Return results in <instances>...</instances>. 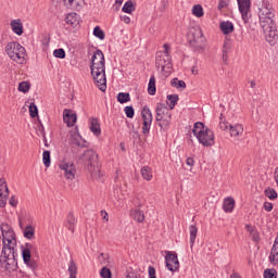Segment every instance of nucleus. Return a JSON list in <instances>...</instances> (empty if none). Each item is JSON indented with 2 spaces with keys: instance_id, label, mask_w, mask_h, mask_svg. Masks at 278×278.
<instances>
[{
  "instance_id": "f257e3e1",
  "label": "nucleus",
  "mask_w": 278,
  "mask_h": 278,
  "mask_svg": "<svg viewBox=\"0 0 278 278\" xmlns=\"http://www.w3.org/2000/svg\"><path fill=\"white\" fill-rule=\"evenodd\" d=\"M90 71L96 86L101 92H105L108 90V78L105 76V56L103 55V51H94L91 58Z\"/></svg>"
},
{
  "instance_id": "f03ea898",
  "label": "nucleus",
  "mask_w": 278,
  "mask_h": 278,
  "mask_svg": "<svg viewBox=\"0 0 278 278\" xmlns=\"http://www.w3.org/2000/svg\"><path fill=\"white\" fill-rule=\"evenodd\" d=\"M192 134L203 147H214V131L207 128L202 122H198L193 125Z\"/></svg>"
},
{
  "instance_id": "7ed1b4c3",
  "label": "nucleus",
  "mask_w": 278,
  "mask_h": 278,
  "mask_svg": "<svg viewBox=\"0 0 278 278\" xmlns=\"http://www.w3.org/2000/svg\"><path fill=\"white\" fill-rule=\"evenodd\" d=\"M258 21L261 27H268L275 23V8L268 0H263L258 8Z\"/></svg>"
},
{
  "instance_id": "20e7f679",
  "label": "nucleus",
  "mask_w": 278,
  "mask_h": 278,
  "mask_svg": "<svg viewBox=\"0 0 278 278\" xmlns=\"http://www.w3.org/2000/svg\"><path fill=\"white\" fill-rule=\"evenodd\" d=\"M156 116L155 121L162 131H168L170 127V121H173V114L170 109L166 104L157 103L155 108Z\"/></svg>"
},
{
  "instance_id": "39448f33",
  "label": "nucleus",
  "mask_w": 278,
  "mask_h": 278,
  "mask_svg": "<svg viewBox=\"0 0 278 278\" xmlns=\"http://www.w3.org/2000/svg\"><path fill=\"white\" fill-rule=\"evenodd\" d=\"M4 51L10 60L16 62L17 64H23L25 62V48L16 41H11L7 43Z\"/></svg>"
},
{
  "instance_id": "423d86ee",
  "label": "nucleus",
  "mask_w": 278,
  "mask_h": 278,
  "mask_svg": "<svg viewBox=\"0 0 278 278\" xmlns=\"http://www.w3.org/2000/svg\"><path fill=\"white\" fill-rule=\"evenodd\" d=\"M1 257L8 264V266H14L16 264V239L2 241Z\"/></svg>"
},
{
  "instance_id": "0eeeda50",
  "label": "nucleus",
  "mask_w": 278,
  "mask_h": 278,
  "mask_svg": "<svg viewBox=\"0 0 278 278\" xmlns=\"http://www.w3.org/2000/svg\"><path fill=\"white\" fill-rule=\"evenodd\" d=\"M188 41L193 51L201 52L205 49V36L201 28H191L188 34Z\"/></svg>"
},
{
  "instance_id": "6e6552de",
  "label": "nucleus",
  "mask_w": 278,
  "mask_h": 278,
  "mask_svg": "<svg viewBox=\"0 0 278 278\" xmlns=\"http://www.w3.org/2000/svg\"><path fill=\"white\" fill-rule=\"evenodd\" d=\"M155 66L161 68L162 72L170 68V45L164 43L163 51L156 52Z\"/></svg>"
},
{
  "instance_id": "1a4fd4ad",
  "label": "nucleus",
  "mask_w": 278,
  "mask_h": 278,
  "mask_svg": "<svg viewBox=\"0 0 278 278\" xmlns=\"http://www.w3.org/2000/svg\"><path fill=\"white\" fill-rule=\"evenodd\" d=\"M59 168L62 170L65 179H68L70 181L75 179V176L77 175V167H75V163H73V161H68L66 159L60 161Z\"/></svg>"
},
{
  "instance_id": "9d476101",
  "label": "nucleus",
  "mask_w": 278,
  "mask_h": 278,
  "mask_svg": "<svg viewBox=\"0 0 278 278\" xmlns=\"http://www.w3.org/2000/svg\"><path fill=\"white\" fill-rule=\"evenodd\" d=\"M85 160H87V169L91 175H97L100 172L99 168V154L93 150H87L85 152Z\"/></svg>"
},
{
  "instance_id": "9b49d317",
  "label": "nucleus",
  "mask_w": 278,
  "mask_h": 278,
  "mask_svg": "<svg viewBox=\"0 0 278 278\" xmlns=\"http://www.w3.org/2000/svg\"><path fill=\"white\" fill-rule=\"evenodd\" d=\"M142 123V134L148 136L149 131H151V124L153 123V114L151 110L144 106L141 111Z\"/></svg>"
},
{
  "instance_id": "f8f14e48",
  "label": "nucleus",
  "mask_w": 278,
  "mask_h": 278,
  "mask_svg": "<svg viewBox=\"0 0 278 278\" xmlns=\"http://www.w3.org/2000/svg\"><path fill=\"white\" fill-rule=\"evenodd\" d=\"M166 268L170 270V273H175V270H179V258H177V253L172 251H166Z\"/></svg>"
},
{
  "instance_id": "ddd939ff",
  "label": "nucleus",
  "mask_w": 278,
  "mask_h": 278,
  "mask_svg": "<svg viewBox=\"0 0 278 278\" xmlns=\"http://www.w3.org/2000/svg\"><path fill=\"white\" fill-rule=\"evenodd\" d=\"M237 2L243 22L249 23V18L251 17V15H249L251 12V0H237Z\"/></svg>"
},
{
  "instance_id": "4468645a",
  "label": "nucleus",
  "mask_w": 278,
  "mask_h": 278,
  "mask_svg": "<svg viewBox=\"0 0 278 278\" xmlns=\"http://www.w3.org/2000/svg\"><path fill=\"white\" fill-rule=\"evenodd\" d=\"M265 38L269 45H275V40H277V28L275 27V22L267 27H262Z\"/></svg>"
},
{
  "instance_id": "2eb2a0df",
  "label": "nucleus",
  "mask_w": 278,
  "mask_h": 278,
  "mask_svg": "<svg viewBox=\"0 0 278 278\" xmlns=\"http://www.w3.org/2000/svg\"><path fill=\"white\" fill-rule=\"evenodd\" d=\"M230 138L233 140H240L244 136V125L240 123L231 124L229 129Z\"/></svg>"
},
{
  "instance_id": "dca6fc26",
  "label": "nucleus",
  "mask_w": 278,
  "mask_h": 278,
  "mask_svg": "<svg viewBox=\"0 0 278 278\" xmlns=\"http://www.w3.org/2000/svg\"><path fill=\"white\" fill-rule=\"evenodd\" d=\"M0 229L2 233V242L8 240H16V235L14 233L11 225L1 224Z\"/></svg>"
},
{
  "instance_id": "f3484780",
  "label": "nucleus",
  "mask_w": 278,
  "mask_h": 278,
  "mask_svg": "<svg viewBox=\"0 0 278 278\" xmlns=\"http://www.w3.org/2000/svg\"><path fill=\"white\" fill-rule=\"evenodd\" d=\"M63 121L66 123L67 127H73L75 123H77V114L73 113L68 109H65L63 111Z\"/></svg>"
},
{
  "instance_id": "a211bd4d",
  "label": "nucleus",
  "mask_w": 278,
  "mask_h": 278,
  "mask_svg": "<svg viewBox=\"0 0 278 278\" xmlns=\"http://www.w3.org/2000/svg\"><path fill=\"white\" fill-rule=\"evenodd\" d=\"M65 8L70 10H80L84 8V0H62Z\"/></svg>"
},
{
  "instance_id": "6ab92c4d",
  "label": "nucleus",
  "mask_w": 278,
  "mask_h": 278,
  "mask_svg": "<svg viewBox=\"0 0 278 278\" xmlns=\"http://www.w3.org/2000/svg\"><path fill=\"white\" fill-rule=\"evenodd\" d=\"M90 131L96 136H101V124H99V118L91 117L89 118Z\"/></svg>"
},
{
  "instance_id": "aec40b11",
  "label": "nucleus",
  "mask_w": 278,
  "mask_h": 278,
  "mask_svg": "<svg viewBox=\"0 0 278 278\" xmlns=\"http://www.w3.org/2000/svg\"><path fill=\"white\" fill-rule=\"evenodd\" d=\"M11 29L16 36H23V22H21V18L11 21Z\"/></svg>"
},
{
  "instance_id": "412c9836",
  "label": "nucleus",
  "mask_w": 278,
  "mask_h": 278,
  "mask_svg": "<svg viewBox=\"0 0 278 278\" xmlns=\"http://www.w3.org/2000/svg\"><path fill=\"white\" fill-rule=\"evenodd\" d=\"M65 23L72 25V27H77L79 25V15L77 13H68L65 17Z\"/></svg>"
},
{
  "instance_id": "4be33fe9",
  "label": "nucleus",
  "mask_w": 278,
  "mask_h": 278,
  "mask_svg": "<svg viewBox=\"0 0 278 278\" xmlns=\"http://www.w3.org/2000/svg\"><path fill=\"white\" fill-rule=\"evenodd\" d=\"M219 27L225 36H228V34H233V23L229 21L222 22Z\"/></svg>"
},
{
  "instance_id": "5701e85b",
  "label": "nucleus",
  "mask_w": 278,
  "mask_h": 278,
  "mask_svg": "<svg viewBox=\"0 0 278 278\" xmlns=\"http://www.w3.org/2000/svg\"><path fill=\"white\" fill-rule=\"evenodd\" d=\"M130 216L134 218V220H137V223L144 222V213L140 208H132L130 211Z\"/></svg>"
},
{
  "instance_id": "b1692460",
  "label": "nucleus",
  "mask_w": 278,
  "mask_h": 278,
  "mask_svg": "<svg viewBox=\"0 0 278 278\" xmlns=\"http://www.w3.org/2000/svg\"><path fill=\"white\" fill-rule=\"evenodd\" d=\"M223 207L225 212H233V207H236V200H233V198H226L224 200Z\"/></svg>"
},
{
  "instance_id": "393cba45",
  "label": "nucleus",
  "mask_w": 278,
  "mask_h": 278,
  "mask_svg": "<svg viewBox=\"0 0 278 278\" xmlns=\"http://www.w3.org/2000/svg\"><path fill=\"white\" fill-rule=\"evenodd\" d=\"M23 233L26 240H34L36 238V228L34 226H26Z\"/></svg>"
},
{
  "instance_id": "a878e982",
  "label": "nucleus",
  "mask_w": 278,
  "mask_h": 278,
  "mask_svg": "<svg viewBox=\"0 0 278 278\" xmlns=\"http://www.w3.org/2000/svg\"><path fill=\"white\" fill-rule=\"evenodd\" d=\"M189 231H190V248L193 249L194 242H197V233H199V229L197 228V226L191 225L189 227Z\"/></svg>"
},
{
  "instance_id": "bb28decb",
  "label": "nucleus",
  "mask_w": 278,
  "mask_h": 278,
  "mask_svg": "<svg viewBox=\"0 0 278 278\" xmlns=\"http://www.w3.org/2000/svg\"><path fill=\"white\" fill-rule=\"evenodd\" d=\"M156 91H157V88L155 87V76L152 75L148 84V94H151V97H153L155 96Z\"/></svg>"
},
{
  "instance_id": "cd10ccee",
  "label": "nucleus",
  "mask_w": 278,
  "mask_h": 278,
  "mask_svg": "<svg viewBox=\"0 0 278 278\" xmlns=\"http://www.w3.org/2000/svg\"><path fill=\"white\" fill-rule=\"evenodd\" d=\"M122 12H125L126 14H131V12H136V5L134 4V1H126L122 8Z\"/></svg>"
},
{
  "instance_id": "c85d7f7f",
  "label": "nucleus",
  "mask_w": 278,
  "mask_h": 278,
  "mask_svg": "<svg viewBox=\"0 0 278 278\" xmlns=\"http://www.w3.org/2000/svg\"><path fill=\"white\" fill-rule=\"evenodd\" d=\"M67 271H68L70 278H77V264H75L74 260L70 261Z\"/></svg>"
},
{
  "instance_id": "c756f323",
  "label": "nucleus",
  "mask_w": 278,
  "mask_h": 278,
  "mask_svg": "<svg viewBox=\"0 0 278 278\" xmlns=\"http://www.w3.org/2000/svg\"><path fill=\"white\" fill-rule=\"evenodd\" d=\"M99 261L100 263L106 267V266H112V264H114V262L112 261V258H110V255L105 254V253H101L99 255Z\"/></svg>"
},
{
  "instance_id": "7c9ffc66",
  "label": "nucleus",
  "mask_w": 278,
  "mask_h": 278,
  "mask_svg": "<svg viewBox=\"0 0 278 278\" xmlns=\"http://www.w3.org/2000/svg\"><path fill=\"white\" fill-rule=\"evenodd\" d=\"M141 177L146 179V181H151L153 179V174L151 173V167L144 166L141 168Z\"/></svg>"
},
{
  "instance_id": "2f4dec72",
  "label": "nucleus",
  "mask_w": 278,
  "mask_h": 278,
  "mask_svg": "<svg viewBox=\"0 0 278 278\" xmlns=\"http://www.w3.org/2000/svg\"><path fill=\"white\" fill-rule=\"evenodd\" d=\"M178 101H179V96L177 94L167 96V105L169 106V110H174Z\"/></svg>"
},
{
  "instance_id": "473e14b6",
  "label": "nucleus",
  "mask_w": 278,
  "mask_h": 278,
  "mask_svg": "<svg viewBox=\"0 0 278 278\" xmlns=\"http://www.w3.org/2000/svg\"><path fill=\"white\" fill-rule=\"evenodd\" d=\"M170 84L173 88H177V90H186V81L179 80V78H174Z\"/></svg>"
},
{
  "instance_id": "72a5a7b5",
  "label": "nucleus",
  "mask_w": 278,
  "mask_h": 278,
  "mask_svg": "<svg viewBox=\"0 0 278 278\" xmlns=\"http://www.w3.org/2000/svg\"><path fill=\"white\" fill-rule=\"evenodd\" d=\"M42 162H43L46 168H49V166H51V152L49 150L43 151Z\"/></svg>"
},
{
  "instance_id": "f704fd0d",
  "label": "nucleus",
  "mask_w": 278,
  "mask_h": 278,
  "mask_svg": "<svg viewBox=\"0 0 278 278\" xmlns=\"http://www.w3.org/2000/svg\"><path fill=\"white\" fill-rule=\"evenodd\" d=\"M265 197H267L270 201H275L277 199L278 194L277 191L273 188H267L264 191Z\"/></svg>"
},
{
  "instance_id": "c9c22d12",
  "label": "nucleus",
  "mask_w": 278,
  "mask_h": 278,
  "mask_svg": "<svg viewBox=\"0 0 278 278\" xmlns=\"http://www.w3.org/2000/svg\"><path fill=\"white\" fill-rule=\"evenodd\" d=\"M76 223H77V220L75 219V216L73 215V213H70L67 215V227H68L70 231L75 230V224Z\"/></svg>"
},
{
  "instance_id": "e433bc0d",
  "label": "nucleus",
  "mask_w": 278,
  "mask_h": 278,
  "mask_svg": "<svg viewBox=\"0 0 278 278\" xmlns=\"http://www.w3.org/2000/svg\"><path fill=\"white\" fill-rule=\"evenodd\" d=\"M192 14H193V16H197V18H201L204 14L203 7H201L200 4L193 5Z\"/></svg>"
},
{
  "instance_id": "4c0bfd02",
  "label": "nucleus",
  "mask_w": 278,
  "mask_h": 278,
  "mask_svg": "<svg viewBox=\"0 0 278 278\" xmlns=\"http://www.w3.org/2000/svg\"><path fill=\"white\" fill-rule=\"evenodd\" d=\"M0 194L8 197L10 194V189H8V182L4 179H0Z\"/></svg>"
},
{
  "instance_id": "58836bf2",
  "label": "nucleus",
  "mask_w": 278,
  "mask_h": 278,
  "mask_svg": "<svg viewBox=\"0 0 278 278\" xmlns=\"http://www.w3.org/2000/svg\"><path fill=\"white\" fill-rule=\"evenodd\" d=\"M93 36H96V38H99V40H105V33L103 31V29H101L100 26H96L93 28Z\"/></svg>"
},
{
  "instance_id": "ea45409f",
  "label": "nucleus",
  "mask_w": 278,
  "mask_h": 278,
  "mask_svg": "<svg viewBox=\"0 0 278 278\" xmlns=\"http://www.w3.org/2000/svg\"><path fill=\"white\" fill-rule=\"evenodd\" d=\"M30 88H31V85L27 81H22L18 84V91L24 92V94L29 92Z\"/></svg>"
},
{
  "instance_id": "a19ab883",
  "label": "nucleus",
  "mask_w": 278,
  "mask_h": 278,
  "mask_svg": "<svg viewBox=\"0 0 278 278\" xmlns=\"http://www.w3.org/2000/svg\"><path fill=\"white\" fill-rule=\"evenodd\" d=\"M117 101H118V103H127L128 101H130L129 93L119 92L117 94Z\"/></svg>"
},
{
  "instance_id": "79ce46f5",
  "label": "nucleus",
  "mask_w": 278,
  "mask_h": 278,
  "mask_svg": "<svg viewBox=\"0 0 278 278\" xmlns=\"http://www.w3.org/2000/svg\"><path fill=\"white\" fill-rule=\"evenodd\" d=\"M230 128H231V124L225 121V118L220 117L219 129H222V131H229Z\"/></svg>"
},
{
  "instance_id": "37998d69",
  "label": "nucleus",
  "mask_w": 278,
  "mask_h": 278,
  "mask_svg": "<svg viewBox=\"0 0 278 278\" xmlns=\"http://www.w3.org/2000/svg\"><path fill=\"white\" fill-rule=\"evenodd\" d=\"M269 261L274 266H277L278 264V251L277 250H271L270 255H269Z\"/></svg>"
},
{
  "instance_id": "c03bdc74",
  "label": "nucleus",
  "mask_w": 278,
  "mask_h": 278,
  "mask_svg": "<svg viewBox=\"0 0 278 278\" xmlns=\"http://www.w3.org/2000/svg\"><path fill=\"white\" fill-rule=\"evenodd\" d=\"M54 58H59L60 60H64L66 58V51L64 49L60 48L53 51Z\"/></svg>"
},
{
  "instance_id": "a18cd8bd",
  "label": "nucleus",
  "mask_w": 278,
  "mask_h": 278,
  "mask_svg": "<svg viewBox=\"0 0 278 278\" xmlns=\"http://www.w3.org/2000/svg\"><path fill=\"white\" fill-rule=\"evenodd\" d=\"M24 264H26L28 268H31V270H36L38 268V263L34 258H28V261H24Z\"/></svg>"
},
{
  "instance_id": "49530a36",
  "label": "nucleus",
  "mask_w": 278,
  "mask_h": 278,
  "mask_svg": "<svg viewBox=\"0 0 278 278\" xmlns=\"http://www.w3.org/2000/svg\"><path fill=\"white\" fill-rule=\"evenodd\" d=\"M100 277L102 278H112V270L108 267H102L100 270Z\"/></svg>"
},
{
  "instance_id": "de8ad7c7",
  "label": "nucleus",
  "mask_w": 278,
  "mask_h": 278,
  "mask_svg": "<svg viewBox=\"0 0 278 278\" xmlns=\"http://www.w3.org/2000/svg\"><path fill=\"white\" fill-rule=\"evenodd\" d=\"M28 108L31 118H36V116H38V106H36V103H30Z\"/></svg>"
},
{
  "instance_id": "09e8293b",
  "label": "nucleus",
  "mask_w": 278,
  "mask_h": 278,
  "mask_svg": "<svg viewBox=\"0 0 278 278\" xmlns=\"http://www.w3.org/2000/svg\"><path fill=\"white\" fill-rule=\"evenodd\" d=\"M264 277L265 278H277V270L276 269H265Z\"/></svg>"
},
{
  "instance_id": "8fccbe9b",
  "label": "nucleus",
  "mask_w": 278,
  "mask_h": 278,
  "mask_svg": "<svg viewBox=\"0 0 278 278\" xmlns=\"http://www.w3.org/2000/svg\"><path fill=\"white\" fill-rule=\"evenodd\" d=\"M124 112L127 118H134V114H135L134 106H125Z\"/></svg>"
},
{
  "instance_id": "3c124183",
  "label": "nucleus",
  "mask_w": 278,
  "mask_h": 278,
  "mask_svg": "<svg viewBox=\"0 0 278 278\" xmlns=\"http://www.w3.org/2000/svg\"><path fill=\"white\" fill-rule=\"evenodd\" d=\"M22 257L24 262H29L31 260V252L29 250H23Z\"/></svg>"
},
{
  "instance_id": "603ef678",
  "label": "nucleus",
  "mask_w": 278,
  "mask_h": 278,
  "mask_svg": "<svg viewBox=\"0 0 278 278\" xmlns=\"http://www.w3.org/2000/svg\"><path fill=\"white\" fill-rule=\"evenodd\" d=\"M229 5V0H219L218 2V10H223L224 8H227Z\"/></svg>"
},
{
  "instance_id": "864d4df0",
  "label": "nucleus",
  "mask_w": 278,
  "mask_h": 278,
  "mask_svg": "<svg viewBox=\"0 0 278 278\" xmlns=\"http://www.w3.org/2000/svg\"><path fill=\"white\" fill-rule=\"evenodd\" d=\"M148 273H149V278H157V277L155 276V267L149 266Z\"/></svg>"
},
{
  "instance_id": "5fc2aeb1",
  "label": "nucleus",
  "mask_w": 278,
  "mask_h": 278,
  "mask_svg": "<svg viewBox=\"0 0 278 278\" xmlns=\"http://www.w3.org/2000/svg\"><path fill=\"white\" fill-rule=\"evenodd\" d=\"M229 51H231V45H229L227 41H224L223 53H229Z\"/></svg>"
},
{
  "instance_id": "6e6d98bb",
  "label": "nucleus",
  "mask_w": 278,
  "mask_h": 278,
  "mask_svg": "<svg viewBox=\"0 0 278 278\" xmlns=\"http://www.w3.org/2000/svg\"><path fill=\"white\" fill-rule=\"evenodd\" d=\"M263 207H264V210H265L266 212H273V203H270V202H265V203L263 204Z\"/></svg>"
},
{
  "instance_id": "4d7b16f0",
  "label": "nucleus",
  "mask_w": 278,
  "mask_h": 278,
  "mask_svg": "<svg viewBox=\"0 0 278 278\" xmlns=\"http://www.w3.org/2000/svg\"><path fill=\"white\" fill-rule=\"evenodd\" d=\"M250 236L252 237L253 242H260V232L255 230Z\"/></svg>"
},
{
  "instance_id": "13d9d810",
  "label": "nucleus",
  "mask_w": 278,
  "mask_h": 278,
  "mask_svg": "<svg viewBox=\"0 0 278 278\" xmlns=\"http://www.w3.org/2000/svg\"><path fill=\"white\" fill-rule=\"evenodd\" d=\"M5 199H8V197H5L3 193H0V207H5Z\"/></svg>"
},
{
  "instance_id": "bf43d9fd",
  "label": "nucleus",
  "mask_w": 278,
  "mask_h": 278,
  "mask_svg": "<svg viewBox=\"0 0 278 278\" xmlns=\"http://www.w3.org/2000/svg\"><path fill=\"white\" fill-rule=\"evenodd\" d=\"M25 251H35L36 250V245L34 243H26L25 244V248H24Z\"/></svg>"
},
{
  "instance_id": "052dcab7",
  "label": "nucleus",
  "mask_w": 278,
  "mask_h": 278,
  "mask_svg": "<svg viewBox=\"0 0 278 278\" xmlns=\"http://www.w3.org/2000/svg\"><path fill=\"white\" fill-rule=\"evenodd\" d=\"M121 21H123L126 25H129L131 23V18L127 15H122Z\"/></svg>"
},
{
  "instance_id": "680f3d73",
  "label": "nucleus",
  "mask_w": 278,
  "mask_h": 278,
  "mask_svg": "<svg viewBox=\"0 0 278 278\" xmlns=\"http://www.w3.org/2000/svg\"><path fill=\"white\" fill-rule=\"evenodd\" d=\"M9 203L12 207H16V205H18V201L14 197H11V199L9 200Z\"/></svg>"
},
{
  "instance_id": "e2e57ef3",
  "label": "nucleus",
  "mask_w": 278,
  "mask_h": 278,
  "mask_svg": "<svg viewBox=\"0 0 278 278\" xmlns=\"http://www.w3.org/2000/svg\"><path fill=\"white\" fill-rule=\"evenodd\" d=\"M186 164H187V166H194V159L188 157V159L186 160Z\"/></svg>"
},
{
  "instance_id": "0e129e2a",
  "label": "nucleus",
  "mask_w": 278,
  "mask_h": 278,
  "mask_svg": "<svg viewBox=\"0 0 278 278\" xmlns=\"http://www.w3.org/2000/svg\"><path fill=\"white\" fill-rule=\"evenodd\" d=\"M101 216L103 217V220H105L106 223L108 220H110V216L108 215V212L101 211Z\"/></svg>"
},
{
  "instance_id": "69168bd1",
  "label": "nucleus",
  "mask_w": 278,
  "mask_h": 278,
  "mask_svg": "<svg viewBox=\"0 0 278 278\" xmlns=\"http://www.w3.org/2000/svg\"><path fill=\"white\" fill-rule=\"evenodd\" d=\"M245 229L248 232H250V236H251V233H254V231H255V228H253V226H251V225H245Z\"/></svg>"
},
{
  "instance_id": "338daca9",
  "label": "nucleus",
  "mask_w": 278,
  "mask_h": 278,
  "mask_svg": "<svg viewBox=\"0 0 278 278\" xmlns=\"http://www.w3.org/2000/svg\"><path fill=\"white\" fill-rule=\"evenodd\" d=\"M222 58H223V62H227V60H229V53L223 52Z\"/></svg>"
},
{
  "instance_id": "774afa93",
  "label": "nucleus",
  "mask_w": 278,
  "mask_h": 278,
  "mask_svg": "<svg viewBox=\"0 0 278 278\" xmlns=\"http://www.w3.org/2000/svg\"><path fill=\"white\" fill-rule=\"evenodd\" d=\"M191 73L192 75H199V70H197V66H192Z\"/></svg>"
}]
</instances>
